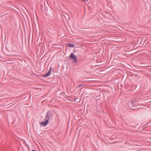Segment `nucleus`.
Listing matches in <instances>:
<instances>
[{
	"instance_id": "4",
	"label": "nucleus",
	"mask_w": 151,
	"mask_h": 151,
	"mask_svg": "<svg viewBox=\"0 0 151 151\" xmlns=\"http://www.w3.org/2000/svg\"><path fill=\"white\" fill-rule=\"evenodd\" d=\"M51 70H52V67H51L50 68L49 70L48 71V72L47 73L45 74H44L43 75V76L44 77H47V76H50L51 74Z\"/></svg>"
},
{
	"instance_id": "8",
	"label": "nucleus",
	"mask_w": 151,
	"mask_h": 151,
	"mask_svg": "<svg viewBox=\"0 0 151 151\" xmlns=\"http://www.w3.org/2000/svg\"><path fill=\"white\" fill-rule=\"evenodd\" d=\"M83 84H80V85H78V88H79V87H80L81 86H83Z\"/></svg>"
},
{
	"instance_id": "9",
	"label": "nucleus",
	"mask_w": 151,
	"mask_h": 151,
	"mask_svg": "<svg viewBox=\"0 0 151 151\" xmlns=\"http://www.w3.org/2000/svg\"><path fill=\"white\" fill-rule=\"evenodd\" d=\"M149 124V123L147 122L145 125L146 126H147V125H148Z\"/></svg>"
},
{
	"instance_id": "3",
	"label": "nucleus",
	"mask_w": 151,
	"mask_h": 151,
	"mask_svg": "<svg viewBox=\"0 0 151 151\" xmlns=\"http://www.w3.org/2000/svg\"><path fill=\"white\" fill-rule=\"evenodd\" d=\"M51 70H52V67H51L50 68L49 70L48 71V72L47 73L45 74H44L43 75V76L44 77H47V76H50L51 74Z\"/></svg>"
},
{
	"instance_id": "10",
	"label": "nucleus",
	"mask_w": 151,
	"mask_h": 151,
	"mask_svg": "<svg viewBox=\"0 0 151 151\" xmlns=\"http://www.w3.org/2000/svg\"><path fill=\"white\" fill-rule=\"evenodd\" d=\"M32 151H36L35 150H32Z\"/></svg>"
},
{
	"instance_id": "7",
	"label": "nucleus",
	"mask_w": 151,
	"mask_h": 151,
	"mask_svg": "<svg viewBox=\"0 0 151 151\" xmlns=\"http://www.w3.org/2000/svg\"><path fill=\"white\" fill-rule=\"evenodd\" d=\"M67 45L69 47H74L75 46V45L74 44L71 43H68L67 44Z\"/></svg>"
},
{
	"instance_id": "1",
	"label": "nucleus",
	"mask_w": 151,
	"mask_h": 151,
	"mask_svg": "<svg viewBox=\"0 0 151 151\" xmlns=\"http://www.w3.org/2000/svg\"><path fill=\"white\" fill-rule=\"evenodd\" d=\"M137 100L136 99L130 101L129 103V107L133 109H137V104H138V103H137Z\"/></svg>"
},
{
	"instance_id": "5",
	"label": "nucleus",
	"mask_w": 151,
	"mask_h": 151,
	"mask_svg": "<svg viewBox=\"0 0 151 151\" xmlns=\"http://www.w3.org/2000/svg\"><path fill=\"white\" fill-rule=\"evenodd\" d=\"M49 122V120L48 119H46V120L44 122H41L40 123L41 125L43 126H46Z\"/></svg>"
},
{
	"instance_id": "2",
	"label": "nucleus",
	"mask_w": 151,
	"mask_h": 151,
	"mask_svg": "<svg viewBox=\"0 0 151 151\" xmlns=\"http://www.w3.org/2000/svg\"><path fill=\"white\" fill-rule=\"evenodd\" d=\"M72 58L74 62H77L76 57L74 54H71L69 57V58Z\"/></svg>"
},
{
	"instance_id": "6",
	"label": "nucleus",
	"mask_w": 151,
	"mask_h": 151,
	"mask_svg": "<svg viewBox=\"0 0 151 151\" xmlns=\"http://www.w3.org/2000/svg\"><path fill=\"white\" fill-rule=\"evenodd\" d=\"M50 114L49 112H47L46 114V116L45 119H48L49 120V119H50Z\"/></svg>"
}]
</instances>
